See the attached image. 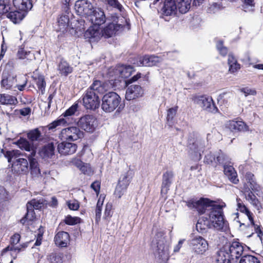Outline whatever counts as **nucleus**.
Here are the masks:
<instances>
[{
    "label": "nucleus",
    "instance_id": "nucleus-1",
    "mask_svg": "<svg viewBox=\"0 0 263 263\" xmlns=\"http://www.w3.org/2000/svg\"><path fill=\"white\" fill-rule=\"evenodd\" d=\"M212 202L207 198H201L199 200H190L186 202V203L189 208L196 210L199 214L206 213L214 228L217 230H222L227 227L223 218L222 206L211 205Z\"/></svg>",
    "mask_w": 263,
    "mask_h": 263
},
{
    "label": "nucleus",
    "instance_id": "nucleus-2",
    "mask_svg": "<svg viewBox=\"0 0 263 263\" xmlns=\"http://www.w3.org/2000/svg\"><path fill=\"white\" fill-rule=\"evenodd\" d=\"M243 247L237 241L229 242L216 253V263H233L242 255Z\"/></svg>",
    "mask_w": 263,
    "mask_h": 263
},
{
    "label": "nucleus",
    "instance_id": "nucleus-3",
    "mask_svg": "<svg viewBox=\"0 0 263 263\" xmlns=\"http://www.w3.org/2000/svg\"><path fill=\"white\" fill-rule=\"evenodd\" d=\"M4 156L7 158L8 162L12 163V171L17 174H26L29 171L28 159L26 154L21 152L19 150L5 151L1 150Z\"/></svg>",
    "mask_w": 263,
    "mask_h": 263
},
{
    "label": "nucleus",
    "instance_id": "nucleus-4",
    "mask_svg": "<svg viewBox=\"0 0 263 263\" xmlns=\"http://www.w3.org/2000/svg\"><path fill=\"white\" fill-rule=\"evenodd\" d=\"M108 20L110 22L102 29L103 36L106 38L111 37L125 26H128L126 19L122 16L112 14L108 17Z\"/></svg>",
    "mask_w": 263,
    "mask_h": 263
},
{
    "label": "nucleus",
    "instance_id": "nucleus-5",
    "mask_svg": "<svg viewBox=\"0 0 263 263\" xmlns=\"http://www.w3.org/2000/svg\"><path fill=\"white\" fill-rule=\"evenodd\" d=\"M121 97L113 91L106 93L102 99V109L106 112L115 110L121 102Z\"/></svg>",
    "mask_w": 263,
    "mask_h": 263
},
{
    "label": "nucleus",
    "instance_id": "nucleus-6",
    "mask_svg": "<svg viewBox=\"0 0 263 263\" xmlns=\"http://www.w3.org/2000/svg\"><path fill=\"white\" fill-rule=\"evenodd\" d=\"M189 245L192 251L196 254L202 255L209 248L207 240L200 236H195L189 240Z\"/></svg>",
    "mask_w": 263,
    "mask_h": 263
},
{
    "label": "nucleus",
    "instance_id": "nucleus-7",
    "mask_svg": "<svg viewBox=\"0 0 263 263\" xmlns=\"http://www.w3.org/2000/svg\"><path fill=\"white\" fill-rule=\"evenodd\" d=\"M84 134L79 127L70 126L63 129L59 134V138L61 140L76 141L83 137Z\"/></svg>",
    "mask_w": 263,
    "mask_h": 263
},
{
    "label": "nucleus",
    "instance_id": "nucleus-8",
    "mask_svg": "<svg viewBox=\"0 0 263 263\" xmlns=\"http://www.w3.org/2000/svg\"><path fill=\"white\" fill-rule=\"evenodd\" d=\"M133 176L132 172L129 171L120 177L115 191V195L116 197L120 198L124 194L132 180Z\"/></svg>",
    "mask_w": 263,
    "mask_h": 263
},
{
    "label": "nucleus",
    "instance_id": "nucleus-9",
    "mask_svg": "<svg viewBox=\"0 0 263 263\" xmlns=\"http://www.w3.org/2000/svg\"><path fill=\"white\" fill-rule=\"evenodd\" d=\"M77 124L79 127L85 132L92 133L96 128L98 123L96 118L93 116L86 115L79 119Z\"/></svg>",
    "mask_w": 263,
    "mask_h": 263
},
{
    "label": "nucleus",
    "instance_id": "nucleus-10",
    "mask_svg": "<svg viewBox=\"0 0 263 263\" xmlns=\"http://www.w3.org/2000/svg\"><path fill=\"white\" fill-rule=\"evenodd\" d=\"M84 107L87 109L95 110L100 106V99L96 93L87 90L83 98Z\"/></svg>",
    "mask_w": 263,
    "mask_h": 263
},
{
    "label": "nucleus",
    "instance_id": "nucleus-11",
    "mask_svg": "<svg viewBox=\"0 0 263 263\" xmlns=\"http://www.w3.org/2000/svg\"><path fill=\"white\" fill-rule=\"evenodd\" d=\"M194 101L203 110L208 112L215 113L218 111V109L214 104L212 98L210 97L204 96H197L195 97Z\"/></svg>",
    "mask_w": 263,
    "mask_h": 263
},
{
    "label": "nucleus",
    "instance_id": "nucleus-12",
    "mask_svg": "<svg viewBox=\"0 0 263 263\" xmlns=\"http://www.w3.org/2000/svg\"><path fill=\"white\" fill-rule=\"evenodd\" d=\"M74 9L78 15L89 16L92 13L93 8L88 1L78 0L75 3Z\"/></svg>",
    "mask_w": 263,
    "mask_h": 263
},
{
    "label": "nucleus",
    "instance_id": "nucleus-13",
    "mask_svg": "<svg viewBox=\"0 0 263 263\" xmlns=\"http://www.w3.org/2000/svg\"><path fill=\"white\" fill-rule=\"evenodd\" d=\"M133 67L131 66L119 65L117 66L112 72H110V76L116 78H126L128 77L133 72Z\"/></svg>",
    "mask_w": 263,
    "mask_h": 263
},
{
    "label": "nucleus",
    "instance_id": "nucleus-14",
    "mask_svg": "<svg viewBox=\"0 0 263 263\" xmlns=\"http://www.w3.org/2000/svg\"><path fill=\"white\" fill-rule=\"evenodd\" d=\"M16 76L14 74H3L1 82V87L5 90L16 91Z\"/></svg>",
    "mask_w": 263,
    "mask_h": 263
},
{
    "label": "nucleus",
    "instance_id": "nucleus-15",
    "mask_svg": "<svg viewBox=\"0 0 263 263\" xmlns=\"http://www.w3.org/2000/svg\"><path fill=\"white\" fill-rule=\"evenodd\" d=\"M143 95V90L139 85H131L126 89L125 98L132 100L141 97Z\"/></svg>",
    "mask_w": 263,
    "mask_h": 263
},
{
    "label": "nucleus",
    "instance_id": "nucleus-16",
    "mask_svg": "<svg viewBox=\"0 0 263 263\" xmlns=\"http://www.w3.org/2000/svg\"><path fill=\"white\" fill-rule=\"evenodd\" d=\"M89 20L93 26H99L104 24L106 17L103 10L99 8L93 9V12L89 15Z\"/></svg>",
    "mask_w": 263,
    "mask_h": 263
},
{
    "label": "nucleus",
    "instance_id": "nucleus-17",
    "mask_svg": "<svg viewBox=\"0 0 263 263\" xmlns=\"http://www.w3.org/2000/svg\"><path fill=\"white\" fill-rule=\"evenodd\" d=\"M77 148V145L72 143L63 141L57 146L58 152L61 155H68L74 154Z\"/></svg>",
    "mask_w": 263,
    "mask_h": 263
},
{
    "label": "nucleus",
    "instance_id": "nucleus-18",
    "mask_svg": "<svg viewBox=\"0 0 263 263\" xmlns=\"http://www.w3.org/2000/svg\"><path fill=\"white\" fill-rule=\"evenodd\" d=\"M18 146L22 149L30 153L27 156L34 157L36 154L37 145L24 138H21L17 142Z\"/></svg>",
    "mask_w": 263,
    "mask_h": 263
},
{
    "label": "nucleus",
    "instance_id": "nucleus-19",
    "mask_svg": "<svg viewBox=\"0 0 263 263\" xmlns=\"http://www.w3.org/2000/svg\"><path fill=\"white\" fill-rule=\"evenodd\" d=\"M85 36L89 39L91 42H98L104 36L102 29L97 26L89 27L85 33Z\"/></svg>",
    "mask_w": 263,
    "mask_h": 263
},
{
    "label": "nucleus",
    "instance_id": "nucleus-20",
    "mask_svg": "<svg viewBox=\"0 0 263 263\" xmlns=\"http://www.w3.org/2000/svg\"><path fill=\"white\" fill-rule=\"evenodd\" d=\"M109 88V85L107 82L95 80L88 90H92L93 92L96 93L98 96V94H103L108 90Z\"/></svg>",
    "mask_w": 263,
    "mask_h": 263
},
{
    "label": "nucleus",
    "instance_id": "nucleus-21",
    "mask_svg": "<svg viewBox=\"0 0 263 263\" xmlns=\"http://www.w3.org/2000/svg\"><path fill=\"white\" fill-rule=\"evenodd\" d=\"M178 7L176 0H165L162 8L163 14L166 15H172L176 14Z\"/></svg>",
    "mask_w": 263,
    "mask_h": 263
},
{
    "label": "nucleus",
    "instance_id": "nucleus-22",
    "mask_svg": "<svg viewBox=\"0 0 263 263\" xmlns=\"http://www.w3.org/2000/svg\"><path fill=\"white\" fill-rule=\"evenodd\" d=\"M160 61L161 59L158 57L145 55L143 57H140L137 64L139 66H153L160 62Z\"/></svg>",
    "mask_w": 263,
    "mask_h": 263
},
{
    "label": "nucleus",
    "instance_id": "nucleus-23",
    "mask_svg": "<svg viewBox=\"0 0 263 263\" xmlns=\"http://www.w3.org/2000/svg\"><path fill=\"white\" fill-rule=\"evenodd\" d=\"M212 226L214 227L209 217L203 216L198 220L196 224V229L198 232L203 234L206 232Z\"/></svg>",
    "mask_w": 263,
    "mask_h": 263
},
{
    "label": "nucleus",
    "instance_id": "nucleus-24",
    "mask_svg": "<svg viewBox=\"0 0 263 263\" xmlns=\"http://www.w3.org/2000/svg\"><path fill=\"white\" fill-rule=\"evenodd\" d=\"M58 142L51 141L45 145L40 152V155L44 158H51L54 155L55 146Z\"/></svg>",
    "mask_w": 263,
    "mask_h": 263
},
{
    "label": "nucleus",
    "instance_id": "nucleus-25",
    "mask_svg": "<svg viewBox=\"0 0 263 263\" xmlns=\"http://www.w3.org/2000/svg\"><path fill=\"white\" fill-rule=\"evenodd\" d=\"M4 14L6 15L7 17L14 24L20 23L25 17V12L18 11H12L11 7L10 10L8 12L1 14V15Z\"/></svg>",
    "mask_w": 263,
    "mask_h": 263
},
{
    "label": "nucleus",
    "instance_id": "nucleus-26",
    "mask_svg": "<svg viewBox=\"0 0 263 263\" xmlns=\"http://www.w3.org/2000/svg\"><path fill=\"white\" fill-rule=\"evenodd\" d=\"M204 147V143L202 141L199 139H190L188 141L187 147L191 153H197L202 150Z\"/></svg>",
    "mask_w": 263,
    "mask_h": 263
},
{
    "label": "nucleus",
    "instance_id": "nucleus-27",
    "mask_svg": "<svg viewBox=\"0 0 263 263\" xmlns=\"http://www.w3.org/2000/svg\"><path fill=\"white\" fill-rule=\"evenodd\" d=\"M69 240V235L67 232L62 231L58 233L54 237V241L57 245L64 247Z\"/></svg>",
    "mask_w": 263,
    "mask_h": 263
},
{
    "label": "nucleus",
    "instance_id": "nucleus-28",
    "mask_svg": "<svg viewBox=\"0 0 263 263\" xmlns=\"http://www.w3.org/2000/svg\"><path fill=\"white\" fill-rule=\"evenodd\" d=\"M223 172L231 182L234 184L238 183L239 179L237 177V173L232 165L228 164L224 166L223 167Z\"/></svg>",
    "mask_w": 263,
    "mask_h": 263
},
{
    "label": "nucleus",
    "instance_id": "nucleus-29",
    "mask_svg": "<svg viewBox=\"0 0 263 263\" xmlns=\"http://www.w3.org/2000/svg\"><path fill=\"white\" fill-rule=\"evenodd\" d=\"M58 70L61 75L67 76L73 71V67L62 59L58 65Z\"/></svg>",
    "mask_w": 263,
    "mask_h": 263
},
{
    "label": "nucleus",
    "instance_id": "nucleus-30",
    "mask_svg": "<svg viewBox=\"0 0 263 263\" xmlns=\"http://www.w3.org/2000/svg\"><path fill=\"white\" fill-rule=\"evenodd\" d=\"M14 6L22 12L30 10L32 7L31 0H13Z\"/></svg>",
    "mask_w": 263,
    "mask_h": 263
},
{
    "label": "nucleus",
    "instance_id": "nucleus-31",
    "mask_svg": "<svg viewBox=\"0 0 263 263\" xmlns=\"http://www.w3.org/2000/svg\"><path fill=\"white\" fill-rule=\"evenodd\" d=\"M157 253L158 257L162 260H165L168 258V250L166 246L164 245L163 240L157 242Z\"/></svg>",
    "mask_w": 263,
    "mask_h": 263
},
{
    "label": "nucleus",
    "instance_id": "nucleus-32",
    "mask_svg": "<svg viewBox=\"0 0 263 263\" xmlns=\"http://www.w3.org/2000/svg\"><path fill=\"white\" fill-rule=\"evenodd\" d=\"M34 157L27 156L29 162L31 174L33 177H38L41 174L39 164Z\"/></svg>",
    "mask_w": 263,
    "mask_h": 263
},
{
    "label": "nucleus",
    "instance_id": "nucleus-33",
    "mask_svg": "<svg viewBox=\"0 0 263 263\" xmlns=\"http://www.w3.org/2000/svg\"><path fill=\"white\" fill-rule=\"evenodd\" d=\"M0 103L2 104L15 105L18 103V101L15 97L8 94H0Z\"/></svg>",
    "mask_w": 263,
    "mask_h": 263
},
{
    "label": "nucleus",
    "instance_id": "nucleus-34",
    "mask_svg": "<svg viewBox=\"0 0 263 263\" xmlns=\"http://www.w3.org/2000/svg\"><path fill=\"white\" fill-rule=\"evenodd\" d=\"M17 57L18 59L21 60H26L25 61V64H28L31 61L35 59L34 55L31 53L30 51H26L23 48H20L18 49Z\"/></svg>",
    "mask_w": 263,
    "mask_h": 263
},
{
    "label": "nucleus",
    "instance_id": "nucleus-35",
    "mask_svg": "<svg viewBox=\"0 0 263 263\" xmlns=\"http://www.w3.org/2000/svg\"><path fill=\"white\" fill-rule=\"evenodd\" d=\"M192 0H176L178 10L181 13H185L191 8Z\"/></svg>",
    "mask_w": 263,
    "mask_h": 263
},
{
    "label": "nucleus",
    "instance_id": "nucleus-36",
    "mask_svg": "<svg viewBox=\"0 0 263 263\" xmlns=\"http://www.w3.org/2000/svg\"><path fill=\"white\" fill-rule=\"evenodd\" d=\"M246 199L248 200L256 210H259L261 206L260 202L251 191H246Z\"/></svg>",
    "mask_w": 263,
    "mask_h": 263
},
{
    "label": "nucleus",
    "instance_id": "nucleus-37",
    "mask_svg": "<svg viewBox=\"0 0 263 263\" xmlns=\"http://www.w3.org/2000/svg\"><path fill=\"white\" fill-rule=\"evenodd\" d=\"M228 126L233 131L244 130L246 128L245 123L242 121H230Z\"/></svg>",
    "mask_w": 263,
    "mask_h": 263
},
{
    "label": "nucleus",
    "instance_id": "nucleus-38",
    "mask_svg": "<svg viewBox=\"0 0 263 263\" xmlns=\"http://www.w3.org/2000/svg\"><path fill=\"white\" fill-rule=\"evenodd\" d=\"M174 174L171 171H167L163 175V180L162 184V191L165 189L167 191L172 183V179Z\"/></svg>",
    "mask_w": 263,
    "mask_h": 263
},
{
    "label": "nucleus",
    "instance_id": "nucleus-39",
    "mask_svg": "<svg viewBox=\"0 0 263 263\" xmlns=\"http://www.w3.org/2000/svg\"><path fill=\"white\" fill-rule=\"evenodd\" d=\"M58 28L57 31L64 32L66 30L69 23V17L66 15L61 16L58 20Z\"/></svg>",
    "mask_w": 263,
    "mask_h": 263
},
{
    "label": "nucleus",
    "instance_id": "nucleus-40",
    "mask_svg": "<svg viewBox=\"0 0 263 263\" xmlns=\"http://www.w3.org/2000/svg\"><path fill=\"white\" fill-rule=\"evenodd\" d=\"M229 65V71L231 73H235L240 69V65L237 63L235 57L231 54H229L228 60Z\"/></svg>",
    "mask_w": 263,
    "mask_h": 263
},
{
    "label": "nucleus",
    "instance_id": "nucleus-41",
    "mask_svg": "<svg viewBox=\"0 0 263 263\" xmlns=\"http://www.w3.org/2000/svg\"><path fill=\"white\" fill-rule=\"evenodd\" d=\"M217 165L221 164L223 167L230 163V159L221 151L216 154Z\"/></svg>",
    "mask_w": 263,
    "mask_h": 263
},
{
    "label": "nucleus",
    "instance_id": "nucleus-42",
    "mask_svg": "<svg viewBox=\"0 0 263 263\" xmlns=\"http://www.w3.org/2000/svg\"><path fill=\"white\" fill-rule=\"evenodd\" d=\"M41 133L38 128L31 130L27 134V137L32 143L41 140Z\"/></svg>",
    "mask_w": 263,
    "mask_h": 263
},
{
    "label": "nucleus",
    "instance_id": "nucleus-43",
    "mask_svg": "<svg viewBox=\"0 0 263 263\" xmlns=\"http://www.w3.org/2000/svg\"><path fill=\"white\" fill-rule=\"evenodd\" d=\"M237 207L238 210L245 213L248 217L249 221H250L251 224H254L253 218L252 217V213L248 210V209L246 206V205L242 203L238 202Z\"/></svg>",
    "mask_w": 263,
    "mask_h": 263
},
{
    "label": "nucleus",
    "instance_id": "nucleus-44",
    "mask_svg": "<svg viewBox=\"0 0 263 263\" xmlns=\"http://www.w3.org/2000/svg\"><path fill=\"white\" fill-rule=\"evenodd\" d=\"M45 201L43 199H34L28 202L27 205H28L31 209H40L45 204Z\"/></svg>",
    "mask_w": 263,
    "mask_h": 263
},
{
    "label": "nucleus",
    "instance_id": "nucleus-45",
    "mask_svg": "<svg viewBox=\"0 0 263 263\" xmlns=\"http://www.w3.org/2000/svg\"><path fill=\"white\" fill-rule=\"evenodd\" d=\"M68 124H69V122L67 121L66 119L61 118L49 124L47 126V127L49 130H51L59 126L65 125Z\"/></svg>",
    "mask_w": 263,
    "mask_h": 263
},
{
    "label": "nucleus",
    "instance_id": "nucleus-46",
    "mask_svg": "<svg viewBox=\"0 0 263 263\" xmlns=\"http://www.w3.org/2000/svg\"><path fill=\"white\" fill-rule=\"evenodd\" d=\"M239 263H260V262L256 257L251 255H246L240 258Z\"/></svg>",
    "mask_w": 263,
    "mask_h": 263
},
{
    "label": "nucleus",
    "instance_id": "nucleus-47",
    "mask_svg": "<svg viewBox=\"0 0 263 263\" xmlns=\"http://www.w3.org/2000/svg\"><path fill=\"white\" fill-rule=\"evenodd\" d=\"M11 248L8 246L4 249L1 253L0 257V261L3 263H7L10 258H11L9 251H11Z\"/></svg>",
    "mask_w": 263,
    "mask_h": 263
},
{
    "label": "nucleus",
    "instance_id": "nucleus-48",
    "mask_svg": "<svg viewBox=\"0 0 263 263\" xmlns=\"http://www.w3.org/2000/svg\"><path fill=\"white\" fill-rule=\"evenodd\" d=\"M27 212L25 216L21 219L20 222L22 224H24L26 220L32 221L35 218V214L33 209L29 208L28 205H27Z\"/></svg>",
    "mask_w": 263,
    "mask_h": 263
},
{
    "label": "nucleus",
    "instance_id": "nucleus-49",
    "mask_svg": "<svg viewBox=\"0 0 263 263\" xmlns=\"http://www.w3.org/2000/svg\"><path fill=\"white\" fill-rule=\"evenodd\" d=\"M78 108V105L77 103L72 105L70 107H69L68 109H67L65 112L62 115L64 117V119H66L67 121H69V117L73 115L75 112L77 111Z\"/></svg>",
    "mask_w": 263,
    "mask_h": 263
},
{
    "label": "nucleus",
    "instance_id": "nucleus-50",
    "mask_svg": "<svg viewBox=\"0 0 263 263\" xmlns=\"http://www.w3.org/2000/svg\"><path fill=\"white\" fill-rule=\"evenodd\" d=\"M216 154L210 153L205 156L204 161L208 164H211L212 165L216 166Z\"/></svg>",
    "mask_w": 263,
    "mask_h": 263
},
{
    "label": "nucleus",
    "instance_id": "nucleus-51",
    "mask_svg": "<svg viewBox=\"0 0 263 263\" xmlns=\"http://www.w3.org/2000/svg\"><path fill=\"white\" fill-rule=\"evenodd\" d=\"M108 5L122 12L124 9L122 5L118 0H106Z\"/></svg>",
    "mask_w": 263,
    "mask_h": 263
},
{
    "label": "nucleus",
    "instance_id": "nucleus-52",
    "mask_svg": "<svg viewBox=\"0 0 263 263\" xmlns=\"http://www.w3.org/2000/svg\"><path fill=\"white\" fill-rule=\"evenodd\" d=\"M80 218L78 217H72L68 215L65 217V222L68 225H74L80 223Z\"/></svg>",
    "mask_w": 263,
    "mask_h": 263
},
{
    "label": "nucleus",
    "instance_id": "nucleus-53",
    "mask_svg": "<svg viewBox=\"0 0 263 263\" xmlns=\"http://www.w3.org/2000/svg\"><path fill=\"white\" fill-rule=\"evenodd\" d=\"M216 47L219 53L222 56H226L228 53V49L223 45V42L221 41L217 42Z\"/></svg>",
    "mask_w": 263,
    "mask_h": 263
},
{
    "label": "nucleus",
    "instance_id": "nucleus-54",
    "mask_svg": "<svg viewBox=\"0 0 263 263\" xmlns=\"http://www.w3.org/2000/svg\"><path fill=\"white\" fill-rule=\"evenodd\" d=\"M48 259L51 263H60L62 261L61 255L57 253L51 254Z\"/></svg>",
    "mask_w": 263,
    "mask_h": 263
},
{
    "label": "nucleus",
    "instance_id": "nucleus-55",
    "mask_svg": "<svg viewBox=\"0 0 263 263\" xmlns=\"http://www.w3.org/2000/svg\"><path fill=\"white\" fill-rule=\"evenodd\" d=\"M36 83L39 89L42 90L44 89L46 86V83L45 81L44 78L43 76H39L36 79Z\"/></svg>",
    "mask_w": 263,
    "mask_h": 263
},
{
    "label": "nucleus",
    "instance_id": "nucleus-56",
    "mask_svg": "<svg viewBox=\"0 0 263 263\" xmlns=\"http://www.w3.org/2000/svg\"><path fill=\"white\" fill-rule=\"evenodd\" d=\"M68 208L73 211L78 210L80 205L78 201L76 200H70L67 202Z\"/></svg>",
    "mask_w": 263,
    "mask_h": 263
},
{
    "label": "nucleus",
    "instance_id": "nucleus-57",
    "mask_svg": "<svg viewBox=\"0 0 263 263\" xmlns=\"http://www.w3.org/2000/svg\"><path fill=\"white\" fill-rule=\"evenodd\" d=\"M253 177L254 175L251 173H247L246 175V179L248 180V182L250 184L249 189H251L252 190L256 188V183L253 179Z\"/></svg>",
    "mask_w": 263,
    "mask_h": 263
},
{
    "label": "nucleus",
    "instance_id": "nucleus-58",
    "mask_svg": "<svg viewBox=\"0 0 263 263\" xmlns=\"http://www.w3.org/2000/svg\"><path fill=\"white\" fill-rule=\"evenodd\" d=\"M177 109L178 107L176 106L171 108L167 110V119L168 121H171L173 120L176 114Z\"/></svg>",
    "mask_w": 263,
    "mask_h": 263
},
{
    "label": "nucleus",
    "instance_id": "nucleus-59",
    "mask_svg": "<svg viewBox=\"0 0 263 263\" xmlns=\"http://www.w3.org/2000/svg\"><path fill=\"white\" fill-rule=\"evenodd\" d=\"M21 238V236L18 234H14L13 235H12L10 239V246H14L16 244H17Z\"/></svg>",
    "mask_w": 263,
    "mask_h": 263
},
{
    "label": "nucleus",
    "instance_id": "nucleus-60",
    "mask_svg": "<svg viewBox=\"0 0 263 263\" xmlns=\"http://www.w3.org/2000/svg\"><path fill=\"white\" fill-rule=\"evenodd\" d=\"M112 205L110 203H107L106 205L104 212V218L106 219L111 216Z\"/></svg>",
    "mask_w": 263,
    "mask_h": 263
},
{
    "label": "nucleus",
    "instance_id": "nucleus-61",
    "mask_svg": "<svg viewBox=\"0 0 263 263\" xmlns=\"http://www.w3.org/2000/svg\"><path fill=\"white\" fill-rule=\"evenodd\" d=\"M80 171L85 174H89L91 173V169L89 165L87 164H85L84 163L80 167Z\"/></svg>",
    "mask_w": 263,
    "mask_h": 263
},
{
    "label": "nucleus",
    "instance_id": "nucleus-62",
    "mask_svg": "<svg viewBox=\"0 0 263 263\" xmlns=\"http://www.w3.org/2000/svg\"><path fill=\"white\" fill-rule=\"evenodd\" d=\"M70 163L79 168L80 167H81V166L83 164V162H82L79 159L74 158L70 161Z\"/></svg>",
    "mask_w": 263,
    "mask_h": 263
},
{
    "label": "nucleus",
    "instance_id": "nucleus-63",
    "mask_svg": "<svg viewBox=\"0 0 263 263\" xmlns=\"http://www.w3.org/2000/svg\"><path fill=\"white\" fill-rule=\"evenodd\" d=\"M100 184V182L96 181L93 182L91 185V188L96 192L97 195L99 193Z\"/></svg>",
    "mask_w": 263,
    "mask_h": 263
},
{
    "label": "nucleus",
    "instance_id": "nucleus-64",
    "mask_svg": "<svg viewBox=\"0 0 263 263\" xmlns=\"http://www.w3.org/2000/svg\"><path fill=\"white\" fill-rule=\"evenodd\" d=\"M20 114L23 116H26L31 112V109L29 107H25L18 110Z\"/></svg>",
    "mask_w": 263,
    "mask_h": 263
}]
</instances>
